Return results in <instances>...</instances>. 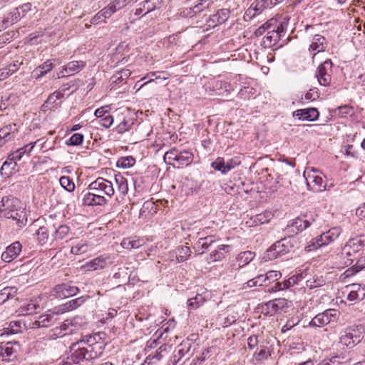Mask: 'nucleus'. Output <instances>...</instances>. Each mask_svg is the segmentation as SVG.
<instances>
[{"label": "nucleus", "mask_w": 365, "mask_h": 365, "mask_svg": "<svg viewBox=\"0 0 365 365\" xmlns=\"http://www.w3.org/2000/svg\"><path fill=\"white\" fill-rule=\"evenodd\" d=\"M115 180L118 185V191L122 197H125L128 192V180L121 175H115Z\"/></svg>", "instance_id": "37"}, {"label": "nucleus", "mask_w": 365, "mask_h": 365, "mask_svg": "<svg viewBox=\"0 0 365 365\" xmlns=\"http://www.w3.org/2000/svg\"><path fill=\"white\" fill-rule=\"evenodd\" d=\"M321 242H322L319 241V236H317L308 243V245L305 247V250L307 252H311L324 246V245H321Z\"/></svg>", "instance_id": "55"}, {"label": "nucleus", "mask_w": 365, "mask_h": 365, "mask_svg": "<svg viewBox=\"0 0 365 365\" xmlns=\"http://www.w3.org/2000/svg\"><path fill=\"white\" fill-rule=\"evenodd\" d=\"M51 227V225H48V227L41 226L36 231L35 235H36L37 240L41 245H44L48 242L50 243Z\"/></svg>", "instance_id": "26"}, {"label": "nucleus", "mask_w": 365, "mask_h": 365, "mask_svg": "<svg viewBox=\"0 0 365 365\" xmlns=\"http://www.w3.org/2000/svg\"><path fill=\"white\" fill-rule=\"evenodd\" d=\"M365 334V329L362 325H353L346 328L341 333L340 340L351 342H361Z\"/></svg>", "instance_id": "8"}, {"label": "nucleus", "mask_w": 365, "mask_h": 365, "mask_svg": "<svg viewBox=\"0 0 365 365\" xmlns=\"http://www.w3.org/2000/svg\"><path fill=\"white\" fill-rule=\"evenodd\" d=\"M52 311L53 309L49 310L48 313L38 316V319L30 325L31 328L36 329L49 327L53 322V315H56L53 314Z\"/></svg>", "instance_id": "22"}, {"label": "nucleus", "mask_w": 365, "mask_h": 365, "mask_svg": "<svg viewBox=\"0 0 365 365\" xmlns=\"http://www.w3.org/2000/svg\"><path fill=\"white\" fill-rule=\"evenodd\" d=\"M59 182L61 187L68 192H73L75 189V184L68 176L61 177Z\"/></svg>", "instance_id": "51"}, {"label": "nucleus", "mask_w": 365, "mask_h": 365, "mask_svg": "<svg viewBox=\"0 0 365 365\" xmlns=\"http://www.w3.org/2000/svg\"><path fill=\"white\" fill-rule=\"evenodd\" d=\"M255 254L251 251H245L240 252L237 257L239 267H242L249 264L255 258Z\"/></svg>", "instance_id": "39"}, {"label": "nucleus", "mask_w": 365, "mask_h": 365, "mask_svg": "<svg viewBox=\"0 0 365 365\" xmlns=\"http://www.w3.org/2000/svg\"><path fill=\"white\" fill-rule=\"evenodd\" d=\"M40 308L38 304L33 300L25 302L19 309L20 315H30L36 312V310Z\"/></svg>", "instance_id": "31"}, {"label": "nucleus", "mask_w": 365, "mask_h": 365, "mask_svg": "<svg viewBox=\"0 0 365 365\" xmlns=\"http://www.w3.org/2000/svg\"><path fill=\"white\" fill-rule=\"evenodd\" d=\"M87 298H88V296H82L81 297L71 299L58 307H55L53 309L52 312L55 314H62L63 313L76 309L81 307L86 302Z\"/></svg>", "instance_id": "15"}, {"label": "nucleus", "mask_w": 365, "mask_h": 365, "mask_svg": "<svg viewBox=\"0 0 365 365\" xmlns=\"http://www.w3.org/2000/svg\"><path fill=\"white\" fill-rule=\"evenodd\" d=\"M20 201L12 197H3L0 201V218L11 220L19 228L25 227L28 216L25 208L19 207Z\"/></svg>", "instance_id": "1"}, {"label": "nucleus", "mask_w": 365, "mask_h": 365, "mask_svg": "<svg viewBox=\"0 0 365 365\" xmlns=\"http://www.w3.org/2000/svg\"><path fill=\"white\" fill-rule=\"evenodd\" d=\"M164 356L163 354H160L158 350L157 349L155 353L149 354L146 359L145 362L148 364H153L155 361H160L163 357Z\"/></svg>", "instance_id": "62"}, {"label": "nucleus", "mask_w": 365, "mask_h": 365, "mask_svg": "<svg viewBox=\"0 0 365 365\" xmlns=\"http://www.w3.org/2000/svg\"><path fill=\"white\" fill-rule=\"evenodd\" d=\"M275 31V28L272 30L269 31L266 36L263 38V43L265 46L272 47L275 46L280 40V34Z\"/></svg>", "instance_id": "32"}, {"label": "nucleus", "mask_w": 365, "mask_h": 365, "mask_svg": "<svg viewBox=\"0 0 365 365\" xmlns=\"http://www.w3.org/2000/svg\"><path fill=\"white\" fill-rule=\"evenodd\" d=\"M229 245H218L216 249L210 254L209 259L212 262L220 261L225 258V253L230 251Z\"/></svg>", "instance_id": "28"}, {"label": "nucleus", "mask_w": 365, "mask_h": 365, "mask_svg": "<svg viewBox=\"0 0 365 365\" xmlns=\"http://www.w3.org/2000/svg\"><path fill=\"white\" fill-rule=\"evenodd\" d=\"M190 349V344H179L173 352L174 361L178 363L180 359L187 353Z\"/></svg>", "instance_id": "43"}, {"label": "nucleus", "mask_w": 365, "mask_h": 365, "mask_svg": "<svg viewBox=\"0 0 365 365\" xmlns=\"http://www.w3.org/2000/svg\"><path fill=\"white\" fill-rule=\"evenodd\" d=\"M16 162L9 158L8 160H6L3 163L1 168L0 173L2 176L8 178L16 172Z\"/></svg>", "instance_id": "30"}, {"label": "nucleus", "mask_w": 365, "mask_h": 365, "mask_svg": "<svg viewBox=\"0 0 365 365\" xmlns=\"http://www.w3.org/2000/svg\"><path fill=\"white\" fill-rule=\"evenodd\" d=\"M113 123V118L111 115H107L100 120L99 124L106 128H110Z\"/></svg>", "instance_id": "64"}, {"label": "nucleus", "mask_w": 365, "mask_h": 365, "mask_svg": "<svg viewBox=\"0 0 365 365\" xmlns=\"http://www.w3.org/2000/svg\"><path fill=\"white\" fill-rule=\"evenodd\" d=\"M321 225L322 220L319 214L316 211L309 210L291 220L287 225V228H294L293 232H299L305 230L312 225L315 227H319Z\"/></svg>", "instance_id": "3"}, {"label": "nucleus", "mask_w": 365, "mask_h": 365, "mask_svg": "<svg viewBox=\"0 0 365 365\" xmlns=\"http://www.w3.org/2000/svg\"><path fill=\"white\" fill-rule=\"evenodd\" d=\"M365 246V235L350 239L342 248V255L351 257L363 250Z\"/></svg>", "instance_id": "11"}, {"label": "nucleus", "mask_w": 365, "mask_h": 365, "mask_svg": "<svg viewBox=\"0 0 365 365\" xmlns=\"http://www.w3.org/2000/svg\"><path fill=\"white\" fill-rule=\"evenodd\" d=\"M107 262L106 259L102 256L96 257L85 264V267L88 271H94L97 269H101L106 267Z\"/></svg>", "instance_id": "29"}, {"label": "nucleus", "mask_w": 365, "mask_h": 365, "mask_svg": "<svg viewBox=\"0 0 365 365\" xmlns=\"http://www.w3.org/2000/svg\"><path fill=\"white\" fill-rule=\"evenodd\" d=\"M121 245L123 248L131 250L137 249L143 245V241L141 240H132L130 238H125L121 242Z\"/></svg>", "instance_id": "45"}, {"label": "nucleus", "mask_w": 365, "mask_h": 365, "mask_svg": "<svg viewBox=\"0 0 365 365\" xmlns=\"http://www.w3.org/2000/svg\"><path fill=\"white\" fill-rule=\"evenodd\" d=\"M341 232V230L339 227H334L329 230L327 232L322 233L319 235V241L322 242H321V245H324V246H325L331 243L339 237Z\"/></svg>", "instance_id": "23"}, {"label": "nucleus", "mask_w": 365, "mask_h": 365, "mask_svg": "<svg viewBox=\"0 0 365 365\" xmlns=\"http://www.w3.org/2000/svg\"><path fill=\"white\" fill-rule=\"evenodd\" d=\"M207 298L201 294H197L194 297H191L187 300V305L188 308L196 309L201 307L205 302Z\"/></svg>", "instance_id": "38"}, {"label": "nucleus", "mask_w": 365, "mask_h": 365, "mask_svg": "<svg viewBox=\"0 0 365 365\" xmlns=\"http://www.w3.org/2000/svg\"><path fill=\"white\" fill-rule=\"evenodd\" d=\"M191 250L187 246H180L176 250V258L178 262H183L187 260L191 255Z\"/></svg>", "instance_id": "41"}, {"label": "nucleus", "mask_w": 365, "mask_h": 365, "mask_svg": "<svg viewBox=\"0 0 365 365\" xmlns=\"http://www.w3.org/2000/svg\"><path fill=\"white\" fill-rule=\"evenodd\" d=\"M175 162L177 167H186L190 165L194 158L193 153L188 150L178 151V157Z\"/></svg>", "instance_id": "24"}, {"label": "nucleus", "mask_w": 365, "mask_h": 365, "mask_svg": "<svg viewBox=\"0 0 365 365\" xmlns=\"http://www.w3.org/2000/svg\"><path fill=\"white\" fill-rule=\"evenodd\" d=\"M133 0H113L110 3L113 8L115 9L114 11H118L125 8Z\"/></svg>", "instance_id": "63"}, {"label": "nucleus", "mask_w": 365, "mask_h": 365, "mask_svg": "<svg viewBox=\"0 0 365 365\" xmlns=\"http://www.w3.org/2000/svg\"><path fill=\"white\" fill-rule=\"evenodd\" d=\"M122 115L123 118L115 128L116 132L120 134L132 130L137 121V117L134 113L126 110L125 113Z\"/></svg>", "instance_id": "14"}, {"label": "nucleus", "mask_w": 365, "mask_h": 365, "mask_svg": "<svg viewBox=\"0 0 365 365\" xmlns=\"http://www.w3.org/2000/svg\"><path fill=\"white\" fill-rule=\"evenodd\" d=\"M135 163V160L132 156L122 157L117 161L116 165L118 168H129Z\"/></svg>", "instance_id": "48"}, {"label": "nucleus", "mask_w": 365, "mask_h": 365, "mask_svg": "<svg viewBox=\"0 0 365 365\" xmlns=\"http://www.w3.org/2000/svg\"><path fill=\"white\" fill-rule=\"evenodd\" d=\"M114 9H115L112 6L111 3H110L108 6H105L99 11L100 15H101L105 20L110 18L113 14L116 12V11H114Z\"/></svg>", "instance_id": "60"}, {"label": "nucleus", "mask_w": 365, "mask_h": 365, "mask_svg": "<svg viewBox=\"0 0 365 365\" xmlns=\"http://www.w3.org/2000/svg\"><path fill=\"white\" fill-rule=\"evenodd\" d=\"M85 337L86 338L87 342H90L91 341L99 342L101 340H106V334L103 331H98L93 334L86 335Z\"/></svg>", "instance_id": "53"}, {"label": "nucleus", "mask_w": 365, "mask_h": 365, "mask_svg": "<svg viewBox=\"0 0 365 365\" xmlns=\"http://www.w3.org/2000/svg\"><path fill=\"white\" fill-rule=\"evenodd\" d=\"M131 71L129 69H123L120 71L116 72L112 77L111 80L113 83L119 84L123 81L128 78L130 76Z\"/></svg>", "instance_id": "44"}, {"label": "nucleus", "mask_w": 365, "mask_h": 365, "mask_svg": "<svg viewBox=\"0 0 365 365\" xmlns=\"http://www.w3.org/2000/svg\"><path fill=\"white\" fill-rule=\"evenodd\" d=\"M212 168L215 170L221 172L222 174H226L225 161L222 158H217L211 165Z\"/></svg>", "instance_id": "52"}, {"label": "nucleus", "mask_w": 365, "mask_h": 365, "mask_svg": "<svg viewBox=\"0 0 365 365\" xmlns=\"http://www.w3.org/2000/svg\"><path fill=\"white\" fill-rule=\"evenodd\" d=\"M293 116L301 120L315 121L319 118V113L315 108L298 109L293 112Z\"/></svg>", "instance_id": "18"}, {"label": "nucleus", "mask_w": 365, "mask_h": 365, "mask_svg": "<svg viewBox=\"0 0 365 365\" xmlns=\"http://www.w3.org/2000/svg\"><path fill=\"white\" fill-rule=\"evenodd\" d=\"M83 135L81 133H74L69 138L68 142H67L68 145H79L83 141Z\"/></svg>", "instance_id": "59"}, {"label": "nucleus", "mask_w": 365, "mask_h": 365, "mask_svg": "<svg viewBox=\"0 0 365 365\" xmlns=\"http://www.w3.org/2000/svg\"><path fill=\"white\" fill-rule=\"evenodd\" d=\"M87 190L96 195H106L109 198H111L115 192L112 182L103 178H98L91 182Z\"/></svg>", "instance_id": "5"}, {"label": "nucleus", "mask_w": 365, "mask_h": 365, "mask_svg": "<svg viewBox=\"0 0 365 365\" xmlns=\"http://www.w3.org/2000/svg\"><path fill=\"white\" fill-rule=\"evenodd\" d=\"M78 344H72L70 346L71 355L66 361L59 365H91L92 360L101 354L102 351H95L93 344H88V347H79Z\"/></svg>", "instance_id": "2"}, {"label": "nucleus", "mask_w": 365, "mask_h": 365, "mask_svg": "<svg viewBox=\"0 0 365 365\" xmlns=\"http://www.w3.org/2000/svg\"><path fill=\"white\" fill-rule=\"evenodd\" d=\"M79 197L81 198L82 205L84 206H104L108 203L106 196L96 195L87 189L81 192Z\"/></svg>", "instance_id": "10"}, {"label": "nucleus", "mask_w": 365, "mask_h": 365, "mask_svg": "<svg viewBox=\"0 0 365 365\" xmlns=\"http://www.w3.org/2000/svg\"><path fill=\"white\" fill-rule=\"evenodd\" d=\"M178 150L176 148H172L169 151H167L164 155L165 161L174 167H175V162L178 159Z\"/></svg>", "instance_id": "46"}, {"label": "nucleus", "mask_w": 365, "mask_h": 365, "mask_svg": "<svg viewBox=\"0 0 365 365\" xmlns=\"http://www.w3.org/2000/svg\"><path fill=\"white\" fill-rule=\"evenodd\" d=\"M50 237V247H57L61 242L68 237L71 232L70 227L66 224H53L51 225Z\"/></svg>", "instance_id": "6"}, {"label": "nucleus", "mask_w": 365, "mask_h": 365, "mask_svg": "<svg viewBox=\"0 0 365 365\" xmlns=\"http://www.w3.org/2000/svg\"><path fill=\"white\" fill-rule=\"evenodd\" d=\"M287 307V301L284 298L275 299L262 304L259 309L265 316H273L284 308Z\"/></svg>", "instance_id": "12"}, {"label": "nucleus", "mask_w": 365, "mask_h": 365, "mask_svg": "<svg viewBox=\"0 0 365 365\" xmlns=\"http://www.w3.org/2000/svg\"><path fill=\"white\" fill-rule=\"evenodd\" d=\"M273 217V214L270 211H264L260 214L256 215L253 217V222L255 225H262L267 222H269L270 220Z\"/></svg>", "instance_id": "42"}, {"label": "nucleus", "mask_w": 365, "mask_h": 365, "mask_svg": "<svg viewBox=\"0 0 365 365\" xmlns=\"http://www.w3.org/2000/svg\"><path fill=\"white\" fill-rule=\"evenodd\" d=\"M297 241L292 237H284L277 241L264 253L263 259L266 261L273 260L290 252L294 247Z\"/></svg>", "instance_id": "4"}, {"label": "nucleus", "mask_w": 365, "mask_h": 365, "mask_svg": "<svg viewBox=\"0 0 365 365\" xmlns=\"http://www.w3.org/2000/svg\"><path fill=\"white\" fill-rule=\"evenodd\" d=\"M53 59H49L45 61L41 65L38 66L35 70L34 73L36 75V78H40L51 71L55 66L53 64Z\"/></svg>", "instance_id": "34"}, {"label": "nucleus", "mask_w": 365, "mask_h": 365, "mask_svg": "<svg viewBox=\"0 0 365 365\" xmlns=\"http://www.w3.org/2000/svg\"><path fill=\"white\" fill-rule=\"evenodd\" d=\"M88 251V245L86 242L81 240L71 247V252L73 255H81Z\"/></svg>", "instance_id": "49"}, {"label": "nucleus", "mask_w": 365, "mask_h": 365, "mask_svg": "<svg viewBox=\"0 0 365 365\" xmlns=\"http://www.w3.org/2000/svg\"><path fill=\"white\" fill-rule=\"evenodd\" d=\"M21 15L20 12L15 9L13 11L10 12L8 16L0 23V31L5 29L9 25H12L16 22H18L21 18Z\"/></svg>", "instance_id": "27"}, {"label": "nucleus", "mask_w": 365, "mask_h": 365, "mask_svg": "<svg viewBox=\"0 0 365 365\" xmlns=\"http://www.w3.org/2000/svg\"><path fill=\"white\" fill-rule=\"evenodd\" d=\"M25 327V324L21 321H12L10 322L9 326L1 330L0 336L16 334L21 333Z\"/></svg>", "instance_id": "25"}, {"label": "nucleus", "mask_w": 365, "mask_h": 365, "mask_svg": "<svg viewBox=\"0 0 365 365\" xmlns=\"http://www.w3.org/2000/svg\"><path fill=\"white\" fill-rule=\"evenodd\" d=\"M271 355L268 348L262 346L258 352L255 353V357L257 361H261L267 359Z\"/></svg>", "instance_id": "54"}, {"label": "nucleus", "mask_w": 365, "mask_h": 365, "mask_svg": "<svg viewBox=\"0 0 365 365\" xmlns=\"http://www.w3.org/2000/svg\"><path fill=\"white\" fill-rule=\"evenodd\" d=\"M79 291L78 287L71 282L62 283L53 288L51 295L57 299H65L76 295Z\"/></svg>", "instance_id": "9"}, {"label": "nucleus", "mask_w": 365, "mask_h": 365, "mask_svg": "<svg viewBox=\"0 0 365 365\" xmlns=\"http://www.w3.org/2000/svg\"><path fill=\"white\" fill-rule=\"evenodd\" d=\"M338 312L336 309H327L317 314L310 322L309 326L322 327L336 319Z\"/></svg>", "instance_id": "13"}, {"label": "nucleus", "mask_w": 365, "mask_h": 365, "mask_svg": "<svg viewBox=\"0 0 365 365\" xmlns=\"http://www.w3.org/2000/svg\"><path fill=\"white\" fill-rule=\"evenodd\" d=\"M299 319L298 317H292L288 319L286 324L282 328V332L285 333L289 330H291L295 326H297L299 323Z\"/></svg>", "instance_id": "56"}, {"label": "nucleus", "mask_w": 365, "mask_h": 365, "mask_svg": "<svg viewBox=\"0 0 365 365\" xmlns=\"http://www.w3.org/2000/svg\"><path fill=\"white\" fill-rule=\"evenodd\" d=\"M266 9L264 3L262 0H255L251 6L247 9V15H250L251 17H254L256 15L260 14L262 11Z\"/></svg>", "instance_id": "40"}, {"label": "nucleus", "mask_w": 365, "mask_h": 365, "mask_svg": "<svg viewBox=\"0 0 365 365\" xmlns=\"http://www.w3.org/2000/svg\"><path fill=\"white\" fill-rule=\"evenodd\" d=\"M265 277L266 279L268 282V284H269L270 283L274 282L277 279H280L282 277V274L279 271L271 270L265 274Z\"/></svg>", "instance_id": "61"}, {"label": "nucleus", "mask_w": 365, "mask_h": 365, "mask_svg": "<svg viewBox=\"0 0 365 365\" xmlns=\"http://www.w3.org/2000/svg\"><path fill=\"white\" fill-rule=\"evenodd\" d=\"M1 361H10L16 358L12 347H6L3 349V355H1Z\"/></svg>", "instance_id": "57"}, {"label": "nucleus", "mask_w": 365, "mask_h": 365, "mask_svg": "<svg viewBox=\"0 0 365 365\" xmlns=\"http://www.w3.org/2000/svg\"><path fill=\"white\" fill-rule=\"evenodd\" d=\"M18 131L16 124H9L0 129V147L7 141L15 138V133Z\"/></svg>", "instance_id": "20"}, {"label": "nucleus", "mask_w": 365, "mask_h": 365, "mask_svg": "<svg viewBox=\"0 0 365 365\" xmlns=\"http://www.w3.org/2000/svg\"><path fill=\"white\" fill-rule=\"evenodd\" d=\"M327 44V40L324 36L319 34H315L312 37L309 51L310 52H314L313 56H314L317 53L324 51Z\"/></svg>", "instance_id": "19"}, {"label": "nucleus", "mask_w": 365, "mask_h": 365, "mask_svg": "<svg viewBox=\"0 0 365 365\" xmlns=\"http://www.w3.org/2000/svg\"><path fill=\"white\" fill-rule=\"evenodd\" d=\"M162 4V0H145L141 5L143 6V9H146L145 14L154 11L156 8L159 7Z\"/></svg>", "instance_id": "50"}, {"label": "nucleus", "mask_w": 365, "mask_h": 365, "mask_svg": "<svg viewBox=\"0 0 365 365\" xmlns=\"http://www.w3.org/2000/svg\"><path fill=\"white\" fill-rule=\"evenodd\" d=\"M220 240V239H215L214 236L200 237L196 243L195 248H197L198 250L201 248L204 250H207Z\"/></svg>", "instance_id": "33"}, {"label": "nucleus", "mask_w": 365, "mask_h": 365, "mask_svg": "<svg viewBox=\"0 0 365 365\" xmlns=\"http://www.w3.org/2000/svg\"><path fill=\"white\" fill-rule=\"evenodd\" d=\"M86 66V63L83 61H73L67 63L64 66L66 73L68 76L72 75L74 73L79 72Z\"/></svg>", "instance_id": "35"}, {"label": "nucleus", "mask_w": 365, "mask_h": 365, "mask_svg": "<svg viewBox=\"0 0 365 365\" xmlns=\"http://www.w3.org/2000/svg\"><path fill=\"white\" fill-rule=\"evenodd\" d=\"M22 245L16 241L9 245L1 255V259L5 262H10L16 259L21 252Z\"/></svg>", "instance_id": "17"}, {"label": "nucleus", "mask_w": 365, "mask_h": 365, "mask_svg": "<svg viewBox=\"0 0 365 365\" xmlns=\"http://www.w3.org/2000/svg\"><path fill=\"white\" fill-rule=\"evenodd\" d=\"M212 4L211 0H199L197 3L193 6V9L198 15L210 8Z\"/></svg>", "instance_id": "47"}, {"label": "nucleus", "mask_w": 365, "mask_h": 365, "mask_svg": "<svg viewBox=\"0 0 365 365\" xmlns=\"http://www.w3.org/2000/svg\"><path fill=\"white\" fill-rule=\"evenodd\" d=\"M332 65L330 59H327L319 65L316 77L321 86H329L331 81Z\"/></svg>", "instance_id": "7"}, {"label": "nucleus", "mask_w": 365, "mask_h": 365, "mask_svg": "<svg viewBox=\"0 0 365 365\" xmlns=\"http://www.w3.org/2000/svg\"><path fill=\"white\" fill-rule=\"evenodd\" d=\"M21 63H19V61H15L12 63L8 65L6 68L0 70V79H5L8 78L9 76L12 75L15 72H16Z\"/></svg>", "instance_id": "36"}, {"label": "nucleus", "mask_w": 365, "mask_h": 365, "mask_svg": "<svg viewBox=\"0 0 365 365\" xmlns=\"http://www.w3.org/2000/svg\"><path fill=\"white\" fill-rule=\"evenodd\" d=\"M230 9L227 8L218 9L207 21V27L215 28L220 24L225 23L230 18Z\"/></svg>", "instance_id": "16"}, {"label": "nucleus", "mask_w": 365, "mask_h": 365, "mask_svg": "<svg viewBox=\"0 0 365 365\" xmlns=\"http://www.w3.org/2000/svg\"><path fill=\"white\" fill-rule=\"evenodd\" d=\"M309 180H307V185L309 190L314 192H320L326 189V184L322 177L318 175H313L309 177Z\"/></svg>", "instance_id": "21"}, {"label": "nucleus", "mask_w": 365, "mask_h": 365, "mask_svg": "<svg viewBox=\"0 0 365 365\" xmlns=\"http://www.w3.org/2000/svg\"><path fill=\"white\" fill-rule=\"evenodd\" d=\"M63 97V93L60 91H55L51 93L46 101L49 103L52 107L56 105V101L59 99H61Z\"/></svg>", "instance_id": "58"}]
</instances>
